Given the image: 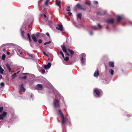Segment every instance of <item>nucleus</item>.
I'll use <instances>...</instances> for the list:
<instances>
[{
	"instance_id": "63",
	"label": "nucleus",
	"mask_w": 132,
	"mask_h": 132,
	"mask_svg": "<svg viewBox=\"0 0 132 132\" xmlns=\"http://www.w3.org/2000/svg\"><path fill=\"white\" fill-rule=\"evenodd\" d=\"M59 122H60V121L59 120L58 121Z\"/></svg>"
},
{
	"instance_id": "32",
	"label": "nucleus",
	"mask_w": 132,
	"mask_h": 132,
	"mask_svg": "<svg viewBox=\"0 0 132 132\" xmlns=\"http://www.w3.org/2000/svg\"><path fill=\"white\" fill-rule=\"evenodd\" d=\"M92 29L95 30H96L97 29V27L96 26H93L92 27Z\"/></svg>"
},
{
	"instance_id": "26",
	"label": "nucleus",
	"mask_w": 132,
	"mask_h": 132,
	"mask_svg": "<svg viewBox=\"0 0 132 132\" xmlns=\"http://www.w3.org/2000/svg\"><path fill=\"white\" fill-rule=\"evenodd\" d=\"M64 59L65 61H68L69 59V58L68 57H66L65 58H64Z\"/></svg>"
},
{
	"instance_id": "2",
	"label": "nucleus",
	"mask_w": 132,
	"mask_h": 132,
	"mask_svg": "<svg viewBox=\"0 0 132 132\" xmlns=\"http://www.w3.org/2000/svg\"><path fill=\"white\" fill-rule=\"evenodd\" d=\"M59 114L62 117V124H63L65 122V120L64 118V116L63 114L62 113L61 111L60 110H58Z\"/></svg>"
},
{
	"instance_id": "48",
	"label": "nucleus",
	"mask_w": 132,
	"mask_h": 132,
	"mask_svg": "<svg viewBox=\"0 0 132 132\" xmlns=\"http://www.w3.org/2000/svg\"><path fill=\"white\" fill-rule=\"evenodd\" d=\"M23 75H27L28 74L27 73H23Z\"/></svg>"
},
{
	"instance_id": "9",
	"label": "nucleus",
	"mask_w": 132,
	"mask_h": 132,
	"mask_svg": "<svg viewBox=\"0 0 132 132\" xmlns=\"http://www.w3.org/2000/svg\"><path fill=\"white\" fill-rule=\"evenodd\" d=\"M114 20L112 19H110L106 21L108 24H112L114 22Z\"/></svg>"
},
{
	"instance_id": "41",
	"label": "nucleus",
	"mask_w": 132,
	"mask_h": 132,
	"mask_svg": "<svg viewBox=\"0 0 132 132\" xmlns=\"http://www.w3.org/2000/svg\"><path fill=\"white\" fill-rule=\"evenodd\" d=\"M46 35L47 36H48L49 37H50V35H49V34L48 33V32L46 33Z\"/></svg>"
},
{
	"instance_id": "1",
	"label": "nucleus",
	"mask_w": 132,
	"mask_h": 132,
	"mask_svg": "<svg viewBox=\"0 0 132 132\" xmlns=\"http://www.w3.org/2000/svg\"><path fill=\"white\" fill-rule=\"evenodd\" d=\"M85 54L84 53H82L81 55V63L83 65H85Z\"/></svg>"
},
{
	"instance_id": "25",
	"label": "nucleus",
	"mask_w": 132,
	"mask_h": 132,
	"mask_svg": "<svg viewBox=\"0 0 132 132\" xmlns=\"http://www.w3.org/2000/svg\"><path fill=\"white\" fill-rule=\"evenodd\" d=\"M111 74L113 75V74L114 71L112 69H110L109 70Z\"/></svg>"
},
{
	"instance_id": "3",
	"label": "nucleus",
	"mask_w": 132,
	"mask_h": 132,
	"mask_svg": "<svg viewBox=\"0 0 132 132\" xmlns=\"http://www.w3.org/2000/svg\"><path fill=\"white\" fill-rule=\"evenodd\" d=\"M53 105L54 107L55 108L59 106V104L57 101L56 100H54Z\"/></svg>"
},
{
	"instance_id": "56",
	"label": "nucleus",
	"mask_w": 132,
	"mask_h": 132,
	"mask_svg": "<svg viewBox=\"0 0 132 132\" xmlns=\"http://www.w3.org/2000/svg\"><path fill=\"white\" fill-rule=\"evenodd\" d=\"M42 36H44L45 35L44 34H42Z\"/></svg>"
},
{
	"instance_id": "57",
	"label": "nucleus",
	"mask_w": 132,
	"mask_h": 132,
	"mask_svg": "<svg viewBox=\"0 0 132 132\" xmlns=\"http://www.w3.org/2000/svg\"><path fill=\"white\" fill-rule=\"evenodd\" d=\"M19 72H20V71H18L16 73V74L19 73Z\"/></svg>"
},
{
	"instance_id": "20",
	"label": "nucleus",
	"mask_w": 132,
	"mask_h": 132,
	"mask_svg": "<svg viewBox=\"0 0 132 132\" xmlns=\"http://www.w3.org/2000/svg\"><path fill=\"white\" fill-rule=\"evenodd\" d=\"M56 3L57 5H58L60 8L61 7V6L60 5V2L58 1V0H56Z\"/></svg>"
},
{
	"instance_id": "10",
	"label": "nucleus",
	"mask_w": 132,
	"mask_h": 132,
	"mask_svg": "<svg viewBox=\"0 0 132 132\" xmlns=\"http://www.w3.org/2000/svg\"><path fill=\"white\" fill-rule=\"evenodd\" d=\"M36 87L37 89L40 90L42 89L43 86L42 85L38 84L37 85Z\"/></svg>"
},
{
	"instance_id": "62",
	"label": "nucleus",
	"mask_w": 132,
	"mask_h": 132,
	"mask_svg": "<svg viewBox=\"0 0 132 132\" xmlns=\"http://www.w3.org/2000/svg\"><path fill=\"white\" fill-rule=\"evenodd\" d=\"M2 67L0 66V68H1Z\"/></svg>"
},
{
	"instance_id": "16",
	"label": "nucleus",
	"mask_w": 132,
	"mask_h": 132,
	"mask_svg": "<svg viewBox=\"0 0 132 132\" xmlns=\"http://www.w3.org/2000/svg\"><path fill=\"white\" fill-rule=\"evenodd\" d=\"M61 47L62 48L63 51L65 52H67L65 47L63 45H62L61 46Z\"/></svg>"
},
{
	"instance_id": "58",
	"label": "nucleus",
	"mask_w": 132,
	"mask_h": 132,
	"mask_svg": "<svg viewBox=\"0 0 132 132\" xmlns=\"http://www.w3.org/2000/svg\"><path fill=\"white\" fill-rule=\"evenodd\" d=\"M3 69V68H2V67H1V68H0V70H1V69Z\"/></svg>"
},
{
	"instance_id": "6",
	"label": "nucleus",
	"mask_w": 132,
	"mask_h": 132,
	"mask_svg": "<svg viewBox=\"0 0 132 132\" xmlns=\"http://www.w3.org/2000/svg\"><path fill=\"white\" fill-rule=\"evenodd\" d=\"M56 28L57 29L60 30L61 31H63V28L62 26L59 24H58L57 25Z\"/></svg>"
},
{
	"instance_id": "50",
	"label": "nucleus",
	"mask_w": 132,
	"mask_h": 132,
	"mask_svg": "<svg viewBox=\"0 0 132 132\" xmlns=\"http://www.w3.org/2000/svg\"><path fill=\"white\" fill-rule=\"evenodd\" d=\"M2 77V76L1 75H0V79H1Z\"/></svg>"
},
{
	"instance_id": "38",
	"label": "nucleus",
	"mask_w": 132,
	"mask_h": 132,
	"mask_svg": "<svg viewBox=\"0 0 132 132\" xmlns=\"http://www.w3.org/2000/svg\"><path fill=\"white\" fill-rule=\"evenodd\" d=\"M45 70L44 69H43L42 70V73H45Z\"/></svg>"
},
{
	"instance_id": "40",
	"label": "nucleus",
	"mask_w": 132,
	"mask_h": 132,
	"mask_svg": "<svg viewBox=\"0 0 132 132\" xmlns=\"http://www.w3.org/2000/svg\"><path fill=\"white\" fill-rule=\"evenodd\" d=\"M38 42L39 43H41L42 42V40L41 39H39L38 40Z\"/></svg>"
},
{
	"instance_id": "28",
	"label": "nucleus",
	"mask_w": 132,
	"mask_h": 132,
	"mask_svg": "<svg viewBox=\"0 0 132 132\" xmlns=\"http://www.w3.org/2000/svg\"><path fill=\"white\" fill-rule=\"evenodd\" d=\"M16 73H14L13 75V78H14L16 76Z\"/></svg>"
},
{
	"instance_id": "45",
	"label": "nucleus",
	"mask_w": 132,
	"mask_h": 132,
	"mask_svg": "<svg viewBox=\"0 0 132 132\" xmlns=\"http://www.w3.org/2000/svg\"><path fill=\"white\" fill-rule=\"evenodd\" d=\"M29 42H31V40L30 38H29Z\"/></svg>"
},
{
	"instance_id": "39",
	"label": "nucleus",
	"mask_w": 132,
	"mask_h": 132,
	"mask_svg": "<svg viewBox=\"0 0 132 132\" xmlns=\"http://www.w3.org/2000/svg\"><path fill=\"white\" fill-rule=\"evenodd\" d=\"M68 14L70 16H71L72 15V13L70 12H69L68 13Z\"/></svg>"
},
{
	"instance_id": "18",
	"label": "nucleus",
	"mask_w": 132,
	"mask_h": 132,
	"mask_svg": "<svg viewBox=\"0 0 132 132\" xmlns=\"http://www.w3.org/2000/svg\"><path fill=\"white\" fill-rule=\"evenodd\" d=\"M109 66L111 67H114V63L113 62H110L109 63Z\"/></svg>"
},
{
	"instance_id": "23",
	"label": "nucleus",
	"mask_w": 132,
	"mask_h": 132,
	"mask_svg": "<svg viewBox=\"0 0 132 132\" xmlns=\"http://www.w3.org/2000/svg\"><path fill=\"white\" fill-rule=\"evenodd\" d=\"M6 57L5 54H3L2 56V59L3 60H4Z\"/></svg>"
},
{
	"instance_id": "27",
	"label": "nucleus",
	"mask_w": 132,
	"mask_h": 132,
	"mask_svg": "<svg viewBox=\"0 0 132 132\" xmlns=\"http://www.w3.org/2000/svg\"><path fill=\"white\" fill-rule=\"evenodd\" d=\"M60 54H61L62 55V56L64 58V54L63 53V52H62V51H60Z\"/></svg>"
},
{
	"instance_id": "34",
	"label": "nucleus",
	"mask_w": 132,
	"mask_h": 132,
	"mask_svg": "<svg viewBox=\"0 0 132 132\" xmlns=\"http://www.w3.org/2000/svg\"><path fill=\"white\" fill-rule=\"evenodd\" d=\"M3 108L2 107H0V112H1L3 110Z\"/></svg>"
},
{
	"instance_id": "55",
	"label": "nucleus",
	"mask_w": 132,
	"mask_h": 132,
	"mask_svg": "<svg viewBox=\"0 0 132 132\" xmlns=\"http://www.w3.org/2000/svg\"><path fill=\"white\" fill-rule=\"evenodd\" d=\"M66 54H67V55H68V56H69V54H68V53H67Z\"/></svg>"
},
{
	"instance_id": "61",
	"label": "nucleus",
	"mask_w": 132,
	"mask_h": 132,
	"mask_svg": "<svg viewBox=\"0 0 132 132\" xmlns=\"http://www.w3.org/2000/svg\"><path fill=\"white\" fill-rule=\"evenodd\" d=\"M5 50V49H3V50H4V51Z\"/></svg>"
},
{
	"instance_id": "43",
	"label": "nucleus",
	"mask_w": 132,
	"mask_h": 132,
	"mask_svg": "<svg viewBox=\"0 0 132 132\" xmlns=\"http://www.w3.org/2000/svg\"><path fill=\"white\" fill-rule=\"evenodd\" d=\"M27 78V76H24V77H22V78L25 79Z\"/></svg>"
},
{
	"instance_id": "44",
	"label": "nucleus",
	"mask_w": 132,
	"mask_h": 132,
	"mask_svg": "<svg viewBox=\"0 0 132 132\" xmlns=\"http://www.w3.org/2000/svg\"><path fill=\"white\" fill-rule=\"evenodd\" d=\"M86 3L88 5H90V3L89 2H86Z\"/></svg>"
},
{
	"instance_id": "49",
	"label": "nucleus",
	"mask_w": 132,
	"mask_h": 132,
	"mask_svg": "<svg viewBox=\"0 0 132 132\" xmlns=\"http://www.w3.org/2000/svg\"><path fill=\"white\" fill-rule=\"evenodd\" d=\"M7 54H8V55H10V53L9 52H7Z\"/></svg>"
},
{
	"instance_id": "30",
	"label": "nucleus",
	"mask_w": 132,
	"mask_h": 132,
	"mask_svg": "<svg viewBox=\"0 0 132 132\" xmlns=\"http://www.w3.org/2000/svg\"><path fill=\"white\" fill-rule=\"evenodd\" d=\"M49 0H47L45 3V5L46 6L48 5V3L49 1Z\"/></svg>"
},
{
	"instance_id": "59",
	"label": "nucleus",
	"mask_w": 132,
	"mask_h": 132,
	"mask_svg": "<svg viewBox=\"0 0 132 132\" xmlns=\"http://www.w3.org/2000/svg\"><path fill=\"white\" fill-rule=\"evenodd\" d=\"M32 56V54L30 55V56Z\"/></svg>"
},
{
	"instance_id": "15",
	"label": "nucleus",
	"mask_w": 132,
	"mask_h": 132,
	"mask_svg": "<svg viewBox=\"0 0 132 132\" xmlns=\"http://www.w3.org/2000/svg\"><path fill=\"white\" fill-rule=\"evenodd\" d=\"M32 39L33 41L35 43H36L37 42V39L36 37L34 35H33L32 36Z\"/></svg>"
},
{
	"instance_id": "54",
	"label": "nucleus",
	"mask_w": 132,
	"mask_h": 132,
	"mask_svg": "<svg viewBox=\"0 0 132 132\" xmlns=\"http://www.w3.org/2000/svg\"><path fill=\"white\" fill-rule=\"evenodd\" d=\"M44 17L45 18H46V15L44 14Z\"/></svg>"
},
{
	"instance_id": "33",
	"label": "nucleus",
	"mask_w": 132,
	"mask_h": 132,
	"mask_svg": "<svg viewBox=\"0 0 132 132\" xmlns=\"http://www.w3.org/2000/svg\"><path fill=\"white\" fill-rule=\"evenodd\" d=\"M93 3L95 4H98V2L97 1H94Z\"/></svg>"
},
{
	"instance_id": "11",
	"label": "nucleus",
	"mask_w": 132,
	"mask_h": 132,
	"mask_svg": "<svg viewBox=\"0 0 132 132\" xmlns=\"http://www.w3.org/2000/svg\"><path fill=\"white\" fill-rule=\"evenodd\" d=\"M20 91L24 92L26 89L25 88L23 87V84H22L21 86L20 87Z\"/></svg>"
},
{
	"instance_id": "7",
	"label": "nucleus",
	"mask_w": 132,
	"mask_h": 132,
	"mask_svg": "<svg viewBox=\"0 0 132 132\" xmlns=\"http://www.w3.org/2000/svg\"><path fill=\"white\" fill-rule=\"evenodd\" d=\"M94 92L95 93L97 96L100 97L101 96V94L100 93L99 91L97 89H95L94 90Z\"/></svg>"
},
{
	"instance_id": "29",
	"label": "nucleus",
	"mask_w": 132,
	"mask_h": 132,
	"mask_svg": "<svg viewBox=\"0 0 132 132\" xmlns=\"http://www.w3.org/2000/svg\"><path fill=\"white\" fill-rule=\"evenodd\" d=\"M77 7L79 9H81V5L79 4H78L77 5Z\"/></svg>"
},
{
	"instance_id": "31",
	"label": "nucleus",
	"mask_w": 132,
	"mask_h": 132,
	"mask_svg": "<svg viewBox=\"0 0 132 132\" xmlns=\"http://www.w3.org/2000/svg\"><path fill=\"white\" fill-rule=\"evenodd\" d=\"M4 71V69H2L0 70V73L1 74H3Z\"/></svg>"
},
{
	"instance_id": "35",
	"label": "nucleus",
	"mask_w": 132,
	"mask_h": 132,
	"mask_svg": "<svg viewBox=\"0 0 132 132\" xmlns=\"http://www.w3.org/2000/svg\"><path fill=\"white\" fill-rule=\"evenodd\" d=\"M4 82H2L1 83V86H4Z\"/></svg>"
},
{
	"instance_id": "53",
	"label": "nucleus",
	"mask_w": 132,
	"mask_h": 132,
	"mask_svg": "<svg viewBox=\"0 0 132 132\" xmlns=\"http://www.w3.org/2000/svg\"><path fill=\"white\" fill-rule=\"evenodd\" d=\"M47 44V42L45 43L44 44V45H46Z\"/></svg>"
},
{
	"instance_id": "19",
	"label": "nucleus",
	"mask_w": 132,
	"mask_h": 132,
	"mask_svg": "<svg viewBox=\"0 0 132 132\" xmlns=\"http://www.w3.org/2000/svg\"><path fill=\"white\" fill-rule=\"evenodd\" d=\"M68 51L71 54V56L72 57L73 55V54L74 53V52L72 50H71L69 49H68Z\"/></svg>"
},
{
	"instance_id": "60",
	"label": "nucleus",
	"mask_w": 132,
	"mask_h": 132,
	"mask_svg": "<svg viewBox=\"0 0 132 132\" xmlns=\"http://www.w3.org/2000/svg\"><path fill=\"white\" fill-rule=\"evenodd\" d=\"M106 28L107 29V28H108V27H106Z\"/></svg>"
},
{
	"instance_id": "36",
	"label": "nucleus",
	"mask_w": 132,
	"mask_h": 132,
	"mask_svg": "<svg viewBox=\"0 0 132 132\" xmlns=\"http://www.w3.org/2000/svg\"><path fill=\"white\" fill-rule=\"evenodd\" d=\"M97 26L99 27L100 28H102V26L101 25H100L99 24H97Z\"/></svg>"
},
{
	"instance_id": "8",
	"label": "nucleus",
	"mask_w": 132,
	"mask_h": 132,
	"mask_svg": "<svg viewBox=\"0 0 132 132\" xmlns=\"http://www.w3.org/2000/svg\"><path fill=\"white\" fill-rule=\"evenodd\" d=\"M99 75V72L98 70V68L97 70H96L94 74V76L96 77H98V76Z\"/></svg>"
},
{
	"instance_id": "4",
	"label": "nucleus",
	"mask_w": 132,
	"mask_h": 132,
	"mask_svg": "<svg viewBox=\"0 0 132 132\" xmlns=\"http://www.w3.org/2000/svg\"><path fill=\"white\" fill-rule=\"evenodd\" d=\"M6 114L7 113L5 112H3L2 113L0 114V120L2 119L5 118Z\"/></svg>"
},
{
	"instance_id": "14",
	"label": "nucleus",
	"mask_w": 132,
	"mask_h": 132,
	"mask_svg": "<svg viewBox=\"0 0 132 132\" xmlns=\"http://www.w3.org/2000/svg\"><path fill=\"white\" fill-rule=\"evenodd\" d=\"M16 50L19 52V53L18 54L21 57H23L22 54L21 53L20 50L19 49H18Z\"/></svg>"
},
{
	"instance_id": "47",
	"label": "nucleus",
	"mask_w": 132,
	"mask_h": 132,
	"mask_svg": "<svg viewBox=\"0 0 132 132\" xmlns=\"http://www.w3.org/2000/svg\"><path fill=\"white\" fill-rule=\"evenodd\" d=\"M51 43V42L50 41L47 42V44H50Z\"/></svg>"
},
{
	"instance_id": "21",
	"label": "nucleus",
	"mask_w": 132,
	"mask_h": 132,
	"mask_svg": "<svg viewBox=\"0 0 132 132\" xmlns=\"http://www.w3.org/2000/svg\"><path fill=\"white\" fill-rule=\"evenodd\" d=\"M82 16V14L81 13H79L77 15V18L81 19Z\"/></svg>"
},
{
	"instance_id": "22",
	"label": "nucleus",
	"mask_w": 132,
	"mask_h": 132,
	"mask_svg": "<svg viewBox=\"0 0 132 132\" xmlns=\"http://www.w3.org/2000/svg\"><path fill=\"white\" fill-rule=\"evenodd\" d=\"M105 14V13H102L100 12H98L97 13V14L98 15H101L104 14Z\"/></svg>"
},
{
	"instance_id": "24",
	"label": "nucleus",
	"mask_w": 132,
	"mask_h": 132,
	"mask_svg": "<svg viewBox=\"0 0 132 132\" xmlns=\"http://www.w3.org/2000/svg\"><path fill=\"white\" fill-rule=\"evenodd\" d=\"M67 10L68 11H71L70 8L69 6H68L67 7Z\"/></svg>"
},
{
	"instance_id": "37",
	"label": "nucleus",
	"mask_w": 132,
	"mask_h": 132,
	"mask_svg": "<svg viewBox=\"0 0 132 132\" xmlns=\"http://www.w3.org/2000/svg\"><path fill=\"white\" fill-rule=\"evenodd\" d=\"M40 33L39 32H37L36 33V35L37 36H38L40 35Z\"/></svg>"
},
{
	"instance_id": "42",
	"label": "nucleus",
	"mask_w": 132,
	"mask_h": 132,
	"mask_svg": "<svg viewBox=\"0 0 132 132\" xmlns=\"http://www.w3.org/2000/svg\"><path fill=\"white\" fill-rule=\"evenodd\" d=\"M27 36H28V38H30V35L29 33L27 34Z\"/></svg>"
},
{
	"instance_id": "13",
	"label": "nucleus",
	"mask_w": 132,
	"mask_h": 132,
	"mask_svg": "<svg viewBox=\"0 0 132 132\" xmlns=\"http://www.w3.org/2000/svg\"><path fill=\"white\" fill-rule=\"evenodd\" d=\"M6 66L9 72H10L11 71V68L10 66L9 65V64L8 63H6Z\"/></svg>"
},
{
	"instance_id": "52",
	"label": "nucleus",
	"mask_w": 132,
	"mask_h": 132,
	"mask_svg": "<svg viewBox=\"0 0 132 132\" xmlns=\"http://www.w3.org/2000/svg\"><path fill=\"white\" fill-rule=\"evenodd\" d=\"M21 69H22V70H24V68L23 67H21Z\"/></svg>"
},
{
	"instance_id": "51",
	"label": "nucleus",
	"mask_w": 132,
	"mask_h": 132,
	"mask_svg": "<svg viewBox=\"0 0 132 132\" xmlns=\"http://www.w3.org/2000/svg\"><path fill=\"white\" fill-rule=\"evenodd\" d=\"M90 35H93V34H92V32H90Z\"/></svg>"
},
{
	"instance_id": "17",
	"label": "nucleus",
	"mask_w": 132,
	"mask_h": 132,
	"mask_svg": "<svg viewBox=\"0 0 132 132\" xmlns=\"http://www.w3.org/2000/svg\"><path fill=\"white\" fill-rule=\"evenodd\" d=\"M122 18L121 16H118L117 17V21L119 22L122 19Z\"/></svg>"
},
{
	"instance_id": "5",
	"label": "nucleus",
	"mask_w": 132,
	"mask_h": 132,
	"mask_svg": "<svg viewBox=\"0 0 132 132\" xmlns=\"http://www.w3.org/2000/svg\"><path fill=\"white\" fill-rule=\"evenodd\" d=\"M51 65V64L50 63H48L47 65H43V67L45 69H49Z\"/></svg>"
},
{
	"instance_id": "46",
	"label": "nucleus",
	"mask_w": 132,
	"mask_h": 132,
	"mask_svg": "<svg viewBox=\"0 0 132 132\" xmlns=\"http://www.w3.org/2000/svg\"><path fill=\"white\" fill-rule=\"evenodd\" d=\"M43 53L44 55H47V54H46V53L45 52H43Z\"/></svg>"
},
{
	"instance_id": "12",
	"label": "nucleus",
	"mask_w": 132,
	"mask_h": 132,
	"mask_svg": "<svg viewBox=\"0 0 132 132\" xmlns=\"http://www.w3.org/2000/svg\"><path fill=\"white\" fill-rule=\"evenodd\" d=\"M20 30L21 31V35L22 36V38L23 39H25V36H24V32L23 31H22L21 29H20Z\"/></svg>"
}]
</instances>
